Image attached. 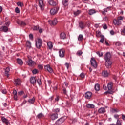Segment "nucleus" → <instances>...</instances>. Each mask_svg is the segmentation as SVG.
I'll use <instances>...</instances> for the list:
<instances>
[{"label": "nucleus", "instance_id": "obj_20", "mask_svg": "<svg viewBox=\"0 0 125 125\" xmlns=\"http://www.w3.org/2000/svg\"><path fill=\"white\" fill-rule=\"evenodd\" d=\"M0 31L1 32H4L5 33H6L8 31V28H7V27H6V26H2L0 28Z\"/></svg>", "mask_w": 125, "mask_h": 125}, {"label": "nucleus", "instance_id": "obj_13", "mask_svg": "<svg viewBox=\"0 0 125 125\" xmlns=\"http://www.w3.org/2000/svg\"><path fill=\"white\" fill-rule=\"evenodd\" d=\"M39 3L40 9L41 10H43V9H44V4L43 3V1H42V0H39Z\"/></svg>", "mask_w": 125, "mask_h": 125}, {"label": "nucleus", "instance_id": "obj_44", "mask_svg": "<svg viewBox=\"0 0 125 125\" xmlns=\"http://www.w3.org/2000/svg\"><path fill=\"white\" fill-rule=\"evenodd\" d=\"M105 39V37H104V36H101V40H100V42H101L102 43H103V42H104V40Z\"/></svg>", "mask_w": 125, "mask_h": 125}, {"label": "nucleus", "instance_id": "obj_50", "mask_svg": "<svg viewBox=\"0 0 125 125\" xmlns=\"http://www.w3.org/2000/svg\"><path fill=\"white\" fill-rule=\"evenodd\" d=\"M15 12L16 13H20V9H19V8L16 7L15 8Z\"/></svg>", "mask_w": 125, "mask_h": 125}, {"label": "nucleus", "instance_id": "obj_32", "mask_svg": "<svg viewBox=\"0 0 125 125\" xmlns=\"http://www.w3.org/2000/svg\"><path fill=\"white\" fill-rule=\"evenodd\" d=\"M35 100H36V98L33 97V98L28 100V102H29L30 104H34V103H35Z\"/></svg>", "mask_w": 125, "mask_h": 125}, {"label": "nucleus", "instance_id": "obj_18", "mask_svg": "<svg viewBox=\"0 0 125 125\" xmlns=\"http://www.w3.org/2000/svg\"><path fill=\"white\" fill-rule=\"evenodd\" d=\"M30 82L32 84H35L37 83V80H36V77H32L30 79Z\"/></svg>", "mask_w": 125, "mask_h": 125}, {"label": "nucleus", "instance_id": "obj_45", "mask_svg": "<svg viewBox=\"0 0 125 125\" xmlns=\"http://www.w3.org/2000/svg\"><path fill=\"white\" fill-rule=\"evenodd\" d=\"M38 73H39V70L38 69H34L33 70H32V73L34 75H36V74H38Z\"/></svg>", "mask_w": 125, "mask_h": 125}, {"label": "nucleus", "instance_id": "obj_33", "mask_svg": "<svg viewBox=\"0 0 125 125\" xmlns=\"http://www.w3.org/2000/svg\"><path fill=\"white\" fill-rule=\"evenodd\" d=\"M95 89L96 91H99L100 90V85H99V84H96L95 85Z\"/></svg>", "mask_w": 125, "mask_h": 125}, {"label": "nucleus", "instance_id": "obj_11", "mask_svg": "<svg viewBox=\"0 0 125 125\" xmlns=\"http://www.w3.org/2000/svg\"><path fill=\"white\" fill-rule=\"evenodd\" d=\"M85 97L86 99H90L92 97V93L88 91L85 93Z\"/></svg>", "mask_w": 125, "mask_h": 125}, {"label": "nucleus", "instance_id": "obj_56", "mask_svg": "<svg viewBox=\"0 0 125 125\" xmlns=\"http://www.w3.org/2000/svg\"><path fill=\"white\" fill-rule=\"evenodd\" d=\"M121 32L122 34L125 35V26L123 27V29H121Z\"/></svg>", "mask_w": 125, "mask_h": 125}, {"label": "nucleus", "instance_id": "obj_35", "mask_svg": "<svg viewBox=\"0 0 125 125\" xmlns=\"http://www.w3.org/2000/svg\"><path fill=\"white\" fill-rule=\"evenodd\" d=\"M111 113H118V112H120V110L117 109V108H112L111 109Z\"/></svg>", "mask_w": 125, "mask_h": 125}, {"label": "nucleus", "instance_id": "obj_3", "mask_svg": "<svg viewBox=\"0 0 125 125\" xmlns=\"http://www.w3.org/2000/svg\"><path fill=\"white\" fill-rule=\"evenodd\" d=\"M65 52H66V51L65 50V49L62 48L61 49L59 50V56L61 58H63V57H65Z\"/></svg>", "mask_w": 125, "mask_h": 125}, {"label": "nucleus", "instance_id": "obj_12", "mask_svg": "<svg viewBox=\"0 0 125 125\" xmlns=\"http://www.w3.org/2000/svg\"><path fill=\"white\" fill-rule=\"evenodd\" d=\"M112 55L110 52H107L104 56L105 60H111Z\"/></svg>", "mask_w": 125, "mask_h": 125}, {"label": "nucleus", "instance_id": "obj_22", "mask_svg": "<svg viewBox=\"0 0 125 125\" xmlns=\"http://www.w3.org/2000/svg\"><path fill=\"white\" fill-rule=\"evenodd\" d=\"M62 123H64V119L60 118L56 121V124L57 125H61Z\"/></svg>", "mask_w": 125, "mask_h": 125}, {"label": "nucleus", "instance_id": "obj_4", "mask_svg": "<svg viewBox=\"0 0 125 125\" xmlns=\"http://www.w3.org/2000/svg\"><path fill=\"white\" fill-rule=\"evenodd\" d=\"M58 10H59V7H55L53 8L52 9H51L50 13L51 14V15H54L55 14H56L57 12H58Z\"/></svg>", "mask_w": 125, "mask_h": 125}, {"label": "nucleus", "instance_id": "obj_19", "mask_svg": "<svg viewBox=\"0 0 125 125\" xmlns=\"http://www.w3.org/2000/svg\"><path fill=\"white\" fill-rule=\"evenodd\" d=\"M99 114H104V113H106V109L104 107H101L98 110Z\"/></svg>", "mask_w": 125, "mask_h": 125}, {"label": "nucleus", "instance_id": "obj_48", "mask_svg": "<svg viewBox=\"0 0 125 125\" xmlns=\"http://www.w3.org/2000/svg\"><path fill=\"white\" fill-rule=\"evenodd\" d=\"M66 106L67 107H71V102L70 101H66Z\"/></svg>", "mask_w": 125, "mask_h": 125}, {"label": "nucleus", "instance_id": "obj_8", "mask_svg": "<svg viewBox=\"0 0 125 125\" xmlns=\"http://www.w3.org/2000/svg\"><path fill=\"white\" fill-rule=\"evenodd\" d=\"M14 83L16 86H18V85H21V83H22V81H21V80H20V79L19 78L14 79Z\"/></svg>", "mask_w": 125, "mask_h": 125}, {"label": "nucleus", "instance_id": "obj_42", "mask_svg": "<svg viewBox=\"0 0 125 125\" xmlns=\"http://www.w3.org/2000/svg\"><path fill=\"white\" fill-rule=\"evenodd\" d=\"M105 12H108V8H104L102 11V14H103L104 15H106V13Z\"/></svg>", "mask_w": 125, "mask_h": 125}, {"label": "nucleus", "instance_id": "obj_62", "mask_svg": "<svg viewBox=\"0 0 125 125\" xmlns=\"http://www.w3.org/2000/svg\"><path fill=\"white\" fill-rule=\"evenodd\" d=\"M103 88L104 90H107V89H108V87L106 86V85L104 84L103 85Z\"/></svg>", "mask_w": 125, "mask_h": 125}, {"label": "nucleus", "instance_id": "obj_1", "mask_svg": "<svg viewBox=\"0 0 125 125\" xmlns=\"http://www.w3.org/2000/svg\"><path fill=\"white\" fill-rule=\"evenodd\" d=\"M125 17L123 16H119L117 19L113 20V24L115 26H121L122 25V20H124Z\"/></svg>", "mask_w": 125, "mask_h": 125}, {"label": "nucleus", "instance_id": "obj_59", "mask_svg": "<svg viewBox=\"0 0 125 125\" xmlns=\"http://www.w3.org/2000/svg\"><path fill=\"white\" fill-rule=\"evenodd\" d=\"M80 77L81 78H82V79L84 78V77H85V75H84V73H81L80 74Z\"/></svg>", "mask_w": 125, "mask_h": 125}, {"label": "nucleus", "instance_id": "obj_51", "mask_svg": "<svg viewBox=\"0 0 125 125\" xmlns=\"http://www.w3.org/2000/svg\"><path fill=\"white\" fill-rule=\"evenodd\" d=\"M65 67H66L67 70H69V67L70 66H71V64L70 63H68V62H66L65 64Z\"/></svg>", "mask_w": 125, "mask_h": 125}, {"label": "nucleus", "instance_id": "obj_25", "mask_svg": "<svg viewBox=\"0 0 125 125\" xmlns=\"http://www.w3.org/2000/svg\"><path fill=\"white\" fill-rule=\"evenodd\" d=\"M1 120H2V122L6 124V125H8V124H9V122L8 121V120L6 119V118H4V117H2L1 118Z\"/></svg>", "mask_w": 125, "mask_h": 125}, {"label": "nucleus", "instance_id": "obj_23", "mask_svg": "<svg viewBox=\"0 0 125 125\" xmlns=\"http://www.w3.org/2000/svg\"><path fill=\"white\" fill-rule=\"evenodd\" d=\"M48 3H49L50 5H52L53 6L56 5V2H55L53 0H48Z\"/></svg>", "mask_w": 125, "mask_h": 125}, {"label": "nucleus", "instance_id": "obj_16", "mask_svg": "<svg viewBox=\"0 0 125 125\" xmlns=\"http://www.w3.org/2000/svg\"><path fill=\"white\" fill-rule=\"evenodd\" d=\"M47 46H48V49L51 50L52 48H53V43L52 42L50 41L47 42Z\"/></svg>", "mask_w": 125, "mask_h": 125}, {"label": "nucleus", "instance_id": "obj_28", "mask_svg": "<svg viewBox=\"0 0 125 125\" xmlns=\"http://www.w3.org/2000/svg\"><path fill=\"white\" fill-rule=\"evenodd\" d=\"M68 0H63L62 1V3L63 5V6H64L65 7H67V6H68Z\"/></svg>", "mask_w": 125, "mask_h": 125}, {"label": "nucleus", "instance_id": "obj_40", "mask_svg": "<svg viewBox=\"0 0 125 125\" xmlns=\"http://www.w3.org/2000/svg\"><path fill=\"white\" fill-rule=\"evenodd\" d=\"M96 37H97L98 38H99V37H101L103 36V35H101V32L99 31H97L96 32Z\"/></svg>", "mask_w": 125, "mask_h": 125}, {"label": "nucleus", "instance_id": "obj_31", "mask_svg": "<svg viewBox=\"0 0 125 125\" xmlns=\"http://www.w3.org/2000/svg\"><path fill=\"white\" fill-rule=\"evenodd\" d=\"M36 81L39 85H42V78L41 77H38V79H36Z\"/></svg>", "mask_w": 125, "mask_h": 125}, {"label": "nucleus", "instance_id": "obj_10", "mask_svg": "<svg viewBox=\"0 0 125 125\" xmlns=\"http://www.w3.org/2000/svg\"><path fill=\"white\" fill-rule=\"evenodd\" d=\"M26 63H27V65L30 67H33L36 65V62L35 61H33V60H28Z\"/></svg>", "mask_w": 125, "mask_h": 125}, {"label": "nucleus", "instance_id": "obj_64", "mask_svg": "<svg viewBox=\"0 0 125 125\" xmlns=\"http://www.w3.org/2000/svg\"><path fill=\"white\" fill-rule=\"evenodd\" d=\"M122 119L123 121H125V115L124 114H122Z\"/></svg>", "mask_w": 125, "mask_h": 125}, {"label": "nucleus", "instance_id": "obj_58", "mask_svg": "<svg viewBox=\"0 0 125 125\" xmlns=\"http://www.w3.org/2000/svg\"><path fill=\"white\" fill-rule=\"evenodd\" d=\"M14 99L15 101H17V100H18V97L17 96V95H14Z\"/></svg>", "mask_w": 125, "mask_h": 125}, {"label": "nucleus", "instance_id": "obj_52", "mask_svg": "<svg viewBox=\"0 0 125 125\" xmlns=\"http://www.w3.org/2000/svg\"><path fill=\"white\" fill-rule=\"evenodd\" d=\"M26 45L28 47H31V42H30V41H27L26 42Z\"/></svg>", "mask_w": 125, "mask_h": 125}, {"label": "nucleus", "instance_id": "obj_61", "mask_svg": "<svg viewBox=\"0 0 125 125\" xmlns=\"http://www.w3.org/2000/svg\"><path fill=\"white\" fill-rule=\"evenodd\" d=\"M114 117L115 119H117V120H119V115L115 114V115H114Z\"/></svg>", "mask_w": 125, "mask_h": 125}, {"label": "nucleus", "instance_id": "obj_26", "mask_svg": "<svg viewBox=\"0 0 125 125\" xmlns=\"http://www.w3.org/2000/svg\"><path fill=\"white\" fill-rule=\"evenodd\" d=\"M107 88L108 90H111L113 88V83L112 82H109L107 84Z\"/></svg>", "mask_w": 125, "mask_h": 125}, {"label": "nucleus", "instance_id": "obj_55", "mask_svg": "<svg viewBox=\"0 0 125 125\" xmlns=\"http://www.w3.org/2000/svg\"><path fill=\"white\" fill-rule=\"evenodd\" d=\"M77 55L79 56H80V55H82L83 54V51H78L77 53Z\"/></svg>", "mask_w": 125, "mask_h": 125}, {"label": "nucleus", "instance_id": "obj_9", "mask_svg": "<svg viewBox=\"0 0 125 125\" xmlns=\"http://www.w3.org/2000/svg\"><path fill=\"white\" fill-rule=\"evenodd\" d=\"M90 62L91 65L94 67V68H97V62H96V61L95 59H94V58H91Z\"/></svg>", "mask_w": 125, "mask_h": 125}, {"label": "nucleus", "instance_id": "obj_53", "mask_svg": "<svg viewBox=\"0 0 125 125\" xmlns=\"http://www.w3.org/2000/svg\"><path fill=\"white\" fill-rule=\"evenodd\" d=\"M116 125H122V122H121V121H120V120H117Z\"/></svg>", "mask_w": 125, "mask_h": 125}, {"label": "nucleus", "instance_id": "obj_54", "mask_svg": "<svg viewBox=\"0 0 125 125\" xmlns=\"http://www.w3.org/2000/svg\"><path fill=\"white\" fill-rule=\"evenodd\" d=\"M38 69H39L40 70H42V69L43 68V66L42 65V64H41V65H38Z\"/></svg>", "mask_w": 125, "mask_h": 125}, {"label": "nucleus", "instance_id": "obj_29", "mask_svg": "<svg viewBox=\"0 0 125 125\" xmlns=\"http://www.w3.org/2000/svg\"><path fill=\"white\" fill-rule=\"evenodd\" d=\"M60 39H62V40H64V39H66V34L64 32H62L60 34Z\"/></svg>", "mask_w": 125, "mask_h": 125}, {"label": "nucleus", "instance_id": "obj_41", "mask_svg": "<svg viewBox=\"0 0 125 125\" xmlns=\"http://www.w3.org/2000/svg\"><path fill=\"white\" fill-rule=\"evenodd\" d=\"M83 36L82 34H80L78 37V41H83Z\"/></svg>", "mask_w": 125, "mask_h": 125}, {"label": "nucleus", "instance_id": "obj_21", "mask_svg": "<svg viewBox=\"0 0 125 125\" xmlns=\"http://www.w3.org/2000/svg\"><path fill=\"white\" fill-rule=\"evenodd\" d=\"M86 107L88 109H94V108H95V106L93 104H87Z\"/></svg>", "mask_w": 125, "mask_h": 125}, {"label": "nucleus", "instance_id": "obj_36", "mask_svg": "<svg viewBox=\"0 0 125 125\" xmlns=\"http://www.w3.org/2000/svg\"><path fill=\"white\" fill-rule=\"evenodd\" d=\"M79 27L80 28H81V29H84L85 25H84V23L82 22H80L79 23Z\"/></svg>", "mask_w": 125, "mask_h": 125}, {"label": "nucleus", "instance_id": "obj_5", "mask_svg": "<svg viewBox=\"0 0 125 125\" xmlns=\"http://www.w3.org/2000/svg\"><path fill=\"white\" fill-rule=\"evenodd\" d=\"M49 118L51 119V120H52V121H54V120H56V119H58V114L54 113H50L49 114Z\"/></svg>", "mask_w": 125, "mask_h": 125}, {"label": "nucleus", "instance_id": "obj_30", "mask_svg": "<svg viewBox=\"0 0 125 125\" xmlns=\"http://www.w3.org/2000/svg\"><path fill=\"white\" fill-rule=\"evenodd\" d=\"M17 62L18 64L20 65V66H22L23 65V61L20 59H17Z\"/></svg>", "mask_w": 125, "mask_h": 125}, {"label": "nucleus", "instance_id": "obj_38", "mask_svg": "<svg viewBox=\"0 0 125 125\" xmlns=\"http://www.w3.org/2000/svg\"><path fill=\"white\" fill-rule=\"evenodd\" d=\"M80 13H82V11L80 10H78L77 11L74 12V14L75 15V16L79 15V14H80Z\"/></svg>", "mask_w": 125, "mask_h": 125}, {"label": "nucleus", "instance_id": "obj_7", "mask_svg": "<svg viewBox=\"0 0 125 125\" xmlns=\"http://www.w3.org/2000/svg\"><path fill=\"white\" fill-rule=\"evenodd\" d=\"M105 66L107 69L111 68L112 66V61L111 60H105Z\"/></svg>", "mask_w": 125, "mask_h": 125}, {"label": "nucleus", "instance_id": "obj_63", "mask_svg": "<svg viewBox=\"0 0 125 125\" xmlns=\"http://www.w3.org/2000/svg\"><path fill=\"white\" fill-rule=\"evenodd\" d=\"M29 38L30 39V40H33V39H34V36H33V34H30L29 35Z\"/></svg>", "mask_w": 125, "mask_h": 125}, {"label": "nucleus", "instance_id": "obj_43", "mask_svg": "<svg viewBox=\"0 0 125 125\" xmlns=\"http://www.w3.org/2000/svg\"><path fill=\"white\" fill-rule=\"evenodd\" d=\"M54 113L57 114V113H59L60 112V109L56 108L53 110Z\"/></svg>", "mask_w": 125, "mask_h": 125}, {"label": "nucleus", "instance_id": "obj_34", "mask_svg": "<svg viewBox=\"0 0 125 125\" xmlns=\"http://www.w3.org/2000/svg\"><path fill=\"white\" fill-rule=\"evenodd\" d=\"M44 117V115L42 113H39L37 116V119H42Z\"/></svg>", "mask_w": 125, "mask_h": 125}, {"label": "nucleus", "instance_id": "obj_37", "mask_svg": "<svg viewBox=\"0 0 125 125\" xmlns=\"http://www.w3.org/2000/svg\"><path fill=\"white\" fill-rule=\"evenodd\" d=\"M114 43L116 46H121V45H122V42H121L120 41H117V42H115Z\"/></svg>", "mask_w": 125, "mask_h": 125}, {"label": "nucleus", "instance_id": "obj_24", "mask_svg": "<svg viewBox=\"0 0 125 125\" xmlns=\"http://www.w3.org/2000/svg\"><path fill=\"white\" fill-rule=\"evenodd\" d=\"M102 74L103 77H104V78H106L109 76V73L106 70L103 71L102 73Z\"/></svg>", "mask_w": 125, "mask_h": 125}, {"label": "nucleus", "instance_id": "obj_47", "mask_svg": "<svg viewBox=\"0 0 125 125\" xmlns=\"http://www.w3.org/2000/svg\"><path fill=\"white\" fill-rule=\"evenodd\" d=\"M114 93V92L113 91H107L105 92H104V94H113Z\"/></svg>", "mask_w": 125, "mask_h": 125}, {"label": "nucleus", "instance_id": "obj_17", "mask_svg": "<svg viewBox=\"0 0 125 125\" xmlns=\"http://www.w3.org/2000/svg\"><path fill=\"white\" fill-rule=\"evenodd\" d=\"M95 13H96V11L95 9H91L88 10V14L89 15H93V14H95Z\"/></svg>", "mask_w": 125, "mask_h": 125}, {"label": "nucleus", "instance_id": "obj_60", "mask_svg": "<svg viewBox=\"0 0 125 125\" xmlns=\"http://www.w3.org/2000/svg\"><path fill=\"white\" fill-rule=\"evenodd\" d=\"M2 93H3V94H6V93H7V91H6V89L2 90Z\"/></svg>", "mask_w": 125, "mask_h": 125}, {"label": "nucleus", "instance_id": "obj_27", "mask_svg": "<svg viewBox=\"0 0 125 125\" xmlns=\"http://www.w3.org/2000/svg\"><path fill=\"white\" fill-rule=\"evenodd\" d=\"M17 24L20 25V26H26V23L24 22L23 21H17Z\"/></svg>", "mask_w": 125, "mask_h": 125}, {"label": "nucleus", "instance_id": "obj_57", "mask_svg": "<svg viewBox=\"0 0 125 125\" xmlns=\"http://www.w3.org/2000/svg\"><path fill=\"white\" fill-rule=\"evenodd\" d=\"M97 54L99 55V56H100V57H101V56H103V54L102 53H101L100 52H96Z\"/></svg>", "mask_w": 125, "mask_h": 125}, {"label": "nucleus", "instance_id": "obj_39", "mask_svg": "<svg viewBox=\"0 0 125 125\" xmlns=\"http://www.w3.org/2000/svg\"><path fill=\"white\" fill-rule=\"evenodd\" d=\"M17 5H18V6H20V7H23V6H24V4L21 2H17Z\"/></svg>", "mask_w": 125, "mask_h": 125}, {"label": "nucleus", "instance_id": "obj_15", "mask_svg": "<svg viewBox=\"0 0 125 125\" xmlns=\"http://www.w3.org/2000/svg\"><path fill=\"white\" fill-rule=\"evenodd\" d=\"M48 22L50 23V24H52V25H53V26H55V25H56V24H57L58 23L57 19H54L52 21H48Z\"/></svg>", "mask_w": 125, "mask_h": 125}, {"label": "nucleus", "instance_id": "obj_49", "mask_svg": "<svg viewBox=\"0 0 125 125\" xmlns=\"http://www.w3.org/2000/svg\"><path fill=\"white\" fill-rule=\"evenodd\" d=\"M23 94H24L23 91H21L18 93V95H19L20 96L23 95Z\"/></svg>", "mask_w": 125, "mask_h": 125}, {"label": "nucleus", "instance_id": "obj_2", "mask_svg": "<svg viewBox=\"0 0 125 125\" xmlns=\"http://www.w3.org/2000/svg\"><path fill=\"white\" fill-rule=\"evenodd\" d=\"M42 40L38 38L36 41V45L37 48H41L42 47Z\"/></svg>", "mask_w": 125, "mask_h": 125}, {"label": "nucleus", "instance_id": "obj_14", "mask_svg": "<svg viewBox=\"0 0 125 125\" xmlns=\"http://www.w3.org/2000/svg\"><path fill=\"white\" fill-rule=\"evenodd\" d=\"M10 72V68H9V67H7L5 71V76L7 77V78H9V76H10V73H9Z\"/></svg>", "mask_w": 125, "mask_h": 125}, {"label": "nucleus", "instance_id": "obj_46", "mask_svg": "<svg viewBox=\"0 0 125 125\" xmlns=\"http://www.w3.org/2000/svg\"><path fill=\"white\" fill-rule=\"evenodd\" d=\"M32 29L33 31H38L39 30V25L33 26Z\"/></svg>", "mask_w": 125, "mask_h": 125}, {"label": "nucleus", "instance_id": "obj_6", "mask_svg": "<svg viewBox=\"0 0 125 125\" xmlns=\"http://www.w3.org/2000/svg\"><path fill=\"white\" fill-rule=\"evenodd\" d=\"M45 70L47 71V72H48L50 74H52V73H53V69L52 68H51V66H50V65L47 64L44 66Z\"/></svg>", "mask_w": 125, "mask_h": 125}]
</instances>
